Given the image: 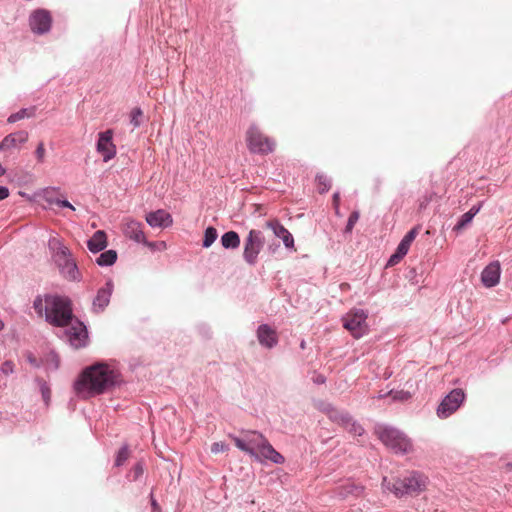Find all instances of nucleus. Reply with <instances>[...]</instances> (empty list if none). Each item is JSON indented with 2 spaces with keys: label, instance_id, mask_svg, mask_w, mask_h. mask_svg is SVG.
<instances>
[{
  "label": "nucleus",
  "instance_id": "de8ad7c7",
  "mask_svg": "<svg viewBox=\"0 0 512 512\" xmlns=\"http://www.w3.org/2000/svg\"><path fill=\"white\" fill-rule=\"evenodd\" d=\"M332 205L336 215H340V193L336 191L332 196Z\"/></svg>",
  "mask_w": 512,
  "mask_h": 512
},
{
  "label": "nucleus",
  "instance_id": "4be33fe9",
  "mask_svg": "<svg viewBox=\"0 0 512 512\" xmlns=\"http://www.w3.org/2000/svg\"><path fill=\"white\" fill-rule=\"evenodd\" d=\"M124 233L126 237L134 240L137 243H146V237L142 230V223L136 220L127 222Z\"/></svg>",
  "mask_w": 512,
  "mask_h": 512
},
{
  "label": "nucleus",
  "instance_id": "79ce46f5",
  "mask_svg": "<svg viewBox=\"0 0 512 512\" xmlns=\"http://www.w3.org/2000/svg\"><path fill=\"white\" fill-rule=\"evenodd\" d=\"M317 407L321 412L325 413L327 416H329L331 412H333V409L335 408V406L328 401H320Z\"/></svg>",
  "mask_w": 512,
  "mask_h": 512
},
{
  "label": "nucleus",
  "instance_id": "c85d7f7f",
  "mask_svg": "<svg viewBox=\"0 0 512 512\" xmlns=\"http://www.w3.org/2000/svg\"><path fill=\"white\" fill-rule=\"evenodd\" d=\"M35 382L37 383V385L39 387V390H40V393L42 395L45 405L48 406L50 403V399H51V389H50L48 383L40 377H37L35 379Z\"/></svg>",
  "mask_w": 512,
  "mask_h": 512
},
{
  "label": "nucleus",
  "instance_id": "a18cd8bd",
  "mask_svg": "<svg viewBox=\"0 0 512 512\" xmlns=\"http://www.w3.org/2000/svg\"><path fill=\"white\" fill-rule=\"evenodd\" d=\"M0 371L5 375H10L14 372V364L10 360H6L2 363Z\"/></svg>",
  "mask_w": 512,
  "mask_h": 512
},
{
  "label": "nucleus",
  "instance_id": "39448f33",
  "mask_svg": "<svg viewBox=\"0 0 512 512\" xmlns=\"http://www.w3.org/2000/svg\"><path fill=\"white\" fill-rule=\"evenodd\" d=\"M54 261L65 279L74 282H80L82 280L78 265L72 257L69 248L61 245L54 254Z\"/></svg>",
  "mask_w": 512,
  "mask_h": 512
},
{
  "label": "nucleus",
  "instance_id": "4c0bfd02",
  "mask_svg": "<svg viewBox=\"0 0 512 512\" xmlns=\"http://www.w3.org/2000/svg\"><path fill=\"white\" fill-rule=\"evenodd\" d=\"M33 110H27V109H23L15 114H12L9 118H8V123L10 124H13L15 123L17 120L19 119H23L25 117H29L31 116Z\"/></svg>",
  "mask_w": 512,
  "mask_h": 512
},
{
  "label": "nucleus",
  "instance_id": "7c9ffc66",
  "mask_svg": "<svg viewBox=\"0 0 512 512\" xmlns=\"http://www.w3.org/2000/svg\"><path fill=\"white\" fill-rule=\"evenodd\" d=\"M364 487L355 483H347L342 486L341 494L344 496L353 495L360 496L363 493Z\"/></svg>",
  "mask_w": 512,
  "mask_h": 512
},
{
  "label": "nucleus",
  "instance_id": "5fc2aeb1",
  "mask_svg": "<svg viewBox=\"0 0 512 512\" xmlns=\"http://www.w3.org/2000/svg\"><path fill=\"white\" fill-rule=\"evenodd\" d=\"M151 507L152 510H157L158 512H161V508L157 502V500L151 495Z\"/></svg>",
  "mask_w": 512,
  "mask_h": 512
},
{
  "label": "nucleus",
  "instance_id": "dca6fc26",
  "mask_svg": "<svg viewBox=\"0 0 512 512\" xmlns=\"http://www.w3.org/2000/svg\"><path fill=\"white\" fill-rule=\"evenodd\" d=\"M257 339L261 346L272 349L278 344L276 331L268 324H261L257 328Z\"/></svg>",
  "mask_w": 512,
  "mask_h": 512
},
{
  "label": "nucleus",
  "instance_id": "2eb2a0df",
  "mask_svg": "<svg viewBox=\"0 0 512 512\" xmlns=\"http://www.w3.org/2000/svg\"><path fill=\"white\" fill-rule=\"evenodd\" d=\"M146 222L152 228H168L172 226L173 218L164 209H158L147 213Z\"/></svg>",
  "mask_w": 512,
  "mask_h": 512
},
{
  "label": "nucleus",
  "instance_id": "20e7f679",
  "mask_svg": "<svg viewBox=\"0 0 512 512\" xmlns=\"http://www.w3.org/2000/svg\"><path fill=\"white\" fill-rule=\"evenodd\" d=\"M427 477L419 471L407 472L402 478L389 482L387 488L396 496L418 494L426 488Z\"/></svg>",
  "mask_w": 512,
  "mask_h": 512
},
{
  "label": "nucleus",
  "instance_id": "f704fd0d",
  "mask_svg": "<svg viewBox=\"0 0 512 512\" xmlns=\"http://www.w3.org/2000/svg\"><path fill=\"white\" fill-rule=\"evenodd\" d=\"M143 473H144L143 463L142 462H137L131 468L130 473H129L128 476L131 477V479L133 481H136V480H138L143 475Z\"/></svg>",
  "mask_w": 512,
  "mask_h": 512
},
{
  "label": "nucleus",
  "instance_id": "1a4fd4ad",
  "mask_svg": "<svg viewBox=\"0 0 512 512\" xmlns=\"http://www.w3.org/2000/svg\"><path fill=\"white\" fill-rule=\"evenodd\" d=\"M367 317L368 315L363 309L356 310L353 313L347 314L343 320V327L347 329L354 338L359 339L368 331L366 323Z\"/></svg>",
  "mask_w": 512,
  "mask_h": 512
},
{
  "label": "nucleus",
  "instance_id": "5701e85b",
  "mask_svg": "<svg viewBox=\"0 0 512 512\" xmlns=\"http://www.w3.org/2000/svg\"><path fill=\"white\" fill-rule=\"evenodd\" d=\"M87 247L89 251L94 254L103 251L107 247V236L105 231L97 230L93 236L88 239Z\"/></svg>",
  "mask_w": 512,
  "mask_h": 512
},
{
  "label": "nucleus",
  "instance_id": "603ef678",
  "mask_svg": "<svg viewBox=\"0 0 512 512\" xmlns=\"http://www.w3.org/2000/svg\"><path fill=\"white\" fill-rule=\"evenodd\" d=\"M9 195V188L7 186L0 185V201L8 198Z\"/></svg>",
  "mask_w": 512,
  "mask_h": 512
},
{
  "label": "nucleus",
  "instance_id": "e433bc0d",
  "mask_svg": "<svg viewBox=\"0 0 512 512\" xmlns=\"http://www.w3.org/2000/svg\"><path fill=\"white\" fill-rule=\"evenodd\" d=\"M345 429L355 436H362L364 433V428L354 419L351 420L350 424Z\"/></svg>",
  "mask_w": 512,
  "mask_h": 512
},
{
  "label": "nucleus",
  "instance_id": "37998d69",
  "mask_svg": "<svg viewBox=\"0 0 512 512\" xmlns=\"http://www.w3.org/2000/svg\"><path fill=\"white\" fill-rule=\"evenodd\" d=\"M230 438L232 439V441L234 442L235 446L246 453V450H247V447H246V444H245V441H244V436H235V435H230Z\"/></svg>",
  "mask_w": 512,
  "mask_h": 512
},
{
  "label": "nucleus",
  "instance_id": "864d4df0",
  "mask_svg": "<svg viewBox=\"0 0 512 512\" xmlns=\"http://www.w3.org/2000/svg\"><path fill=\"white\" fill-rule=\"evenodd\" d=\"M313 382L317 385H322L326 383V377L323 374H317L313 378Z\"/></svg>",
  "mask_w": 512,
  "mask_h": 512
},
{
  "label": "nucleus",
  "instance_id": "72a5a7b5",
  "mask_svg": "<svg viewBox=\"0 0 512 512\" xmlns=\"http://www.w3.org/2000/svg\"><path fill=\"white\" fill-rule=\"evenodd\" d=\"M46 201L51 205H57L60 208H68L75 210L74 206L67 199L53 198L49 195L45 196Z\"/></svg>",
  "mask_w": 512,
  "mask_h": 512
},
{
  "label": "nucleus",
  "instance_id": "ddd939ff",
  "mask_svg": "<svg viewBox=\"0 0 512 512\" xmlns=\"http://www.w3.org/2000/svg\"><path fill=\"white\" fill-rule=\"evenodd\" d=\"M51 15L48 11L37 10L30 16V27L34 33L43 34L51 27Z\"/></svg>",
  "mask_w": 512,
  "mask_h": 512
},
{
  "label": "nucleus",
  "instance_id": "4468645a",
  "mask_svg": "<svg viewBox=\"0 0 512 512\" xmlns=\"http://www.w3.org/2000/svg\"><path fill=\"white\" fill-rule=\"evenodd\" d=\"M243 436L247 447L246 453L249 454L254 460H260L258 449L264 443L266 438L260 432L253 430L243 432Z\"/></svg>",
  "mask_w": 512,
  "mask_h": 512
},
{
  "label": "nucleus",
  "instance_id": "6e6d98bb",
  "mask_svg": "<svg viewBox=\"0 0 512 512\" xmlns=\"http://www.w3.org/2000/svg\"><path fill=\"white\" fill-rule=\"evenodd\" d=\"M374 184H375L376 190H379L381 187V184H382V180L379 177H377L374 179Z\"/></svg>",
  "mask_w": 512,
  "mask_h": 512
},
{
  "label": "nucleus",
  "instance_id": "f3484780",
  "mask_svg": "<svg viewBox=\"0 0 512 512\" xmlns=\"http://www.w3.org/2000/svg\"><path fill=\"white\" fill-rule=\"evenodd\" d=\"M266 226L271 229L274 235L280 238L287 249L294 248V238L292 234L281 224L278 219H272L266 222Z\"/></svg>",
  "mask_w": 512,
  "mask_h": 512
},
{
  "label": "nucleus",
  "instance_id": "cd10ccee",
  "mask_svg": "<svg viewBox=\"0 0 512 512\" xmlns=\"http://www.w3.org/2000/svg\"><path fill=\"white\" fill-rule=\"evenodd\" d=\"M217 237H218L217 229L213 226H208L204 231L202 247L209 248L216 241Z\"/></svg>",
  "mask_w": 512,
  "mask_h": 512
},
{
  "label": "nucleus",
  "instance_id": "bf43d9fd",
  "mask_svg": "<svg viewBox=\"0 0 512 512\" xmlns=\"http://www.w3.org/2000/svg\"><path fill=\"white\" fill-rule=\"evenodd\" d=\"M4 323L0 320V331L3 329Z\"/></svg>",
  "mask_w": 512,
  "mask_h": 512
},
{
  "label": "nucleus",
  "instance_id": "423d86ee",
  "mask_svg": "<svg viewBox=\"0 0 512 512\" xmlns=\"http://www.w3.org/2000/svg\"><path fill=\"white\" fill-rule=\"evenodd\" d=\"M265 238L263 232L252 229L249 231L243 249V259L249 266H255L258 261V255L264 247Z\"/></svg>",
  "mask_w": 512,
  "mask_h": 512
},
{
  "label": "nucleus",
  "instance_id": "c756f323",
  "mask_svg": "<svg viewBox=\"0 0 512 512\" xmlns=\"http://www.w3.org/2000/svg\"><path fill=\"white\" fill-rule=\"evenodd\" d=\"M146 116L144 115L143 111L136 107L133 108L130 112V124L134 127H138L141 125H144L146 123Z\"/></svg>",
  "mask_w": 512,
  "mask_h": 512
},
{
  "label": "nucleus",
  "instance_id": "393cba45",
  "mask_svg": "<svg viewBox=\"0 0 512 512\" xmlns=\"http://www.w3.org/2000/svg\"><path fill=\"white\" fill-rule=\"evenodd\" d=\"M117 252L113 249L104 250L95 260L100 267L112 266L117 261Z\"/></svg>",
  "mask_w": 512,
  "mask_h": 512
},
{
  "label": "nucleus",
  "instance_id": "4d7b16f0",
  "mask_svg": "<svg viewBox=\"0 0 512 512\" xmlns=\"http://www.w3.org/2000/svg\"><path fill=\"white\" fill-rule=\"evenodd\" d=\"M5 173H6V169L0 163V177L3 176Z\"/></svg>",
  "mask_w": 512,
  "mask_h": 512
},
{
  "label": "nucleus",
  "instance_id": "2f4dec72",
  "mask_svg": "<svg viewBox=\"0 0 512 512\" xmlns=\"http://www.w3.org/2000/svg\"><path fill=\"white\" fill-rule=\"evenodd\" d=\"M33 308L35 310V312L38 314V316H41V317H46V313H48V311L46 310V303H45V300H44V296L42 295H37L33 301Z\"/></svg>",
  "mask_w": 512,
  "mask_h": 512
},
{
  "label": "nucleus",
  "instance_id": "ea45409f",
  "mask_svg": "<svg viewBox=\"0 0 512 512\" xmlns=\"http://www.w3.org/2000/svg\"><path fill=\"white\" fill-rule=\"evenodd\" d=\"M390 394L394 401L404 402L411 398L410 392L404 390H399L395 392L391 391Z\"/></svg>",
  "mask_w": 512,
  "mask_h": 512
},
{
  "label": "nucleus",
  "instance_id": "13d9d810",
  "mask_svg": "<svg viewBox=\"0 0 512 512\" xmlns=\"http://www.w3.org/2000/svg\"><path fill=\"white\" fill-rule=\"evenodd\" d=\"M300 347H301L302 349H304V348H305V341H304V340H302V341H301V343H300Z\"/></svg>",
  "mask_w": 512,
  "mask_h": 512
},
{
  "label": "nucleus",
  "instance_id": "7ed1b4c3",
  "mask_svg": "<svg viewBox=\"0 0 512 512\" xmlns=\"http://www.w3.org/2000/svg\"><path fill=\"white\" fill-rule=\"evenodd\" d=\"M375 433L380 441L396 454L405 455L412 450L411 440L399 429L388 425H377Z\"/></svg>",
  "mask_w": 512,
  "mask_h": 512
},
{
  "label": "nucleus",
  "instance_id": "9b49d317",
  "mask_svg": "<svg viewBox=\"0 0 512 512\" xmlns=\"http://www.w3.org/2000/svg\"><path fill=\"white\" fill-rule=\"evenodd\" d=\"M96 151L104 162H108L116 155V146L113 143V130H103L98 134Z\"/></svg>",
  "mask_w": 512,
  "mask_h": 512
},
{
  "label": "nucleus",
  "instance_id": "c9c22d12",
  "mask_svg": "<svg viewBox=\"0 0 512 512\" xmlns=\"http://www.w3.org/2000/svg\"><path fill=\"white\" fill-rule=\"evenodd\" d=\"M47 365L49 368L53 370H57L59 368L60 359L58 354L55 351H50L47 355Z\"/></svg>",
  "mask_w": 512,
  "mask_h": 512
},
{
  "label": "nucleus",
  "instance_id": "aec40b11",
  "mask_svg": "<svg viewBox=\"0 0 512 512\" xmlns=\"http://www.w3.org/2000/svg\"><path fill=\"white\" fill-rule=\"evenodd\" d=\"M28 139V133L26 130H17L9 135H7L0 142V151L9 150L11 148H16L20 144L24 143Z\"/></svg>",
  "mask_w": 512,
  "mask_h": 512
},
{
  "label": "nucleus",
  "instance_id": "f257e3e1",
  "mask_svg": "<svg viewBox=\"0 0 512 512\" xmlns=\"http://www.w3.org/2000/svg\"><path fill=\"white\" fill-rule=\"evenodd\" d=\"M121 383L122 374L115 361H98L81 371L73 388L79 397L88 399L108 393Z\"/></svg>",
  "mask_w": 512,
  "mask_h": 512
},
{
  "label": "nucleus",
  "instance_id": "473e14b6",
  "mask_svg": "<svg viewBox=\"0 0 512 512\" xmlns=\"http://www.w3.org/2000/svg\"><path fill=\"white\" fill-rule=\"evenodd\" d=\"M128 456H129V447L127 444H124L117 451L116 458H115V466L116 467L122 466L128 459Z\"/></svg>",
  "mask_w": 512,
  "mask_h": 512
},
{
  "label": "nucleus",
  "instance_id": "b1692460",
  "mask_svg": "<svg viewBox=\"0 0 512 512\" xmlns=\"http://www.w3.org/2000/svg\"><path fill=\"white\" fill-rule=\"evenodd\" d=\"M221 245L225 249H236L240 246V236L236 231H227L221 236Z\"/></svg>",
  "mask_w": 512,
  "mask_h": 512
},
{
  "label": "nucleus",
  "instance_id": "052dcab7",
  "mask_svg": "<svg viewBox=\"0 0 512 512\" xmlns=\"http://www.w3.org/2000/svg\"><path fill=\"white\" fill-rule=\"evenodd\" d=\"M508 466H509V467H512V463H508Z\"/></svg>",
  "mask_w": 512,
  "mask_h": 512
},
{
  "label": "nucleus",
  "instance_id": "bb28decb",
  "mask_svg": "<svg viewBox=\"0 0 512 512\" xmlns=\"http://www.w3.org/2000/svg\"><path fill=\"white\" fill-rule=\"evenodd\" d=\"M316 183L318 185V192L320 194L327 193L332 185V180L324 173H317L315 177Z\"/></svg>",
  "mask_w": 512,
  "mask_h": 512
},
{
  "label": "nucleus",
  "instance_id": "8fccbe9b",
  "mask_svg": "<svg viewBox=\"0 0 512 512\" xmlns=\"http://www.w3.org/2000/svg\"><path fill=\"white\" fill-rule=\"evenodd\" d=\"M345 412V410H339L337 409L336 407L333 409V412H331V414L328 416V418L336 423V421L338 420V418L341 417V414H343Z\"/></svg>",
  "mask_w": 512,
  "mask_h": 512
},
{
  "label": "nucleus",
  "instance_id": "9d476101",
  "mask_svg": "<svg viewBox=\"0 0 512 512\" xmlns=\"http://www.w3.org/2000/svg\"><path fill=\"white\" fill-rule=\"evenodd\" d=\"M69 344L74 348H83L88 343L87 326L78 318H74L72 323L66 327L64 331Z\"/></svg>",
  "mask_w": 512,
  "mask_h": 512
},
{
  "label": "nucleus",
  "instance_id": "f8f14e48",
  "mask_svg": "<svg viewBox=\"0 0 512 512\" xmlns=\"http://www.w3.org/2000/svg\"><path fill=\"white\" fill-rule=\"evenodd\" d=\"M114 291V283L111 279L107 280L105 284L100 287L92 301L91 310L95 314H101L108 307L112 294Z\"/></svg>",
  "mask_w": 512,
  "mask_h": 512
},
{
  "label": "nucleus",
  "instance_id": "6e6552de",
  "mask_svg": "<svg viewBox=\"0 0 512 512\" xmlns=\"http://www.w3.org/2000/svg\"><path fill=\"white\" fill-rule=\"evenodd\" d=\"M247 148L252 154L267 155L275 149V141L260 132V130H247Z\"/></svg>",
  "mask_w": 512,
  "mask_h": 512
},
{
  "label": "nucleus",
  "instance_id": "a211bd4d",
  "mask_svg": "<svg viewBox=\"0 0 512 512\" xmlns=\"http://www.w3.org/2000/svg\"><path fill=\"white\" fill-rule=\"evenodd\" d=\"M501 269L498 262H491L481 272L482 284L491 288L496 286L500 280Z\"/></svg>",
  "mask_w": 512,
  "mask_h": 512
},
{
  "label": "nucleus",
  "instance_id": "49530a36",
  "mask_svg": "<svg viewBox=\"0 0 512 512\" xmlns=\"http://www.w3.org/2000/svg\"><path fill=\"white\" fill-rule=\"evenodd\" d=\"M35 156L39 163L44 162L45 148H44L43 142H39V144L37 145L36 150H35Z\"/></svg>",
  "mask_w": 512,
  "mask_h": 512
},
{
  "label": "nucleus",
  "instance_id": "c03bdc74",
  "mask_svg": "<svg viewBox=\"0 0 512 512\" xmlns=\"http://www.w3.org/2000/svg\"><path fill=\"white\" fill-rule=\"evenodd\" d=\"M352 419L353 417L351 416V414L345 411L343 414H341V417L338 418L336 424L342 426L343 428H346L350 424Z\"/></svg>",
  "mask_w": 512,
  "mask_h": 512
},
{
  "label": "nucleus",
  "instance_id": "3c124183",
  "mask_svg": "<svg viewBox=\"0 0 512 512\" xmlns=\"http://www.w3.org/2000/svg\"><path fill=\"white\" fill-rule=\"evenodd\" d=\"M227 449V446L226 444L222 443V442H215L213 443L212 447H211V450L212 452L214 453H218V452H223Z\"/></svg>",
  "mask_w": 512,
  "mask_h": 512
},
{
  "label": "nucleus",
  "instance_id": "412c9836",
  "mask_svg": "<svg viewBox=\"0 0 512 512\" xmlns=\"http://www.w3.org/2000/svg\"><path fill=\"white\" fill-rule=\"evenodd\" d=\"M483 206V201L473 205L467 212L460 216L453 230L455 232H461L466 228L473 220V218L479 213Z\"/></svg>",
  "mask_w": 512,
  "mask_h": 512
},
{
  "label": "nucleus",
  "instance_id": "6ab92c4d",
  "mask_svg": "<svg viewBox=\"0 0 512 512\" xmlns=\"http://www.w3.org/2000/svg\"><path fill=\"white\" fill-rule=\"evenodd\" d=\"M258 454L260 455V460L256 461L260 463H263L265 460H269L274 464H283L285 462L284 456L276 451L267 439L264 440V443L258 449Z\"/></svg>",
  "mask_w": 512,
  "mask_h": 512
},
{
  "label": "nucleus",
  "instance_id": "58836bf2",
  "mask_svg": "<svg viewBox=\"0 0 512 512\" xmlns=\"http://www.w3.org/2000/svg\"><path fill=\"white\" fill-rule=\"evenodd\" d=\"M359 211H353L349 217H348V220H347V223H346V226H345V232H351L352 229L354 228L356 222L358 221L359 219Z\"/></svg>",
  "mask_w": 512,
  "mask_h": 512
},
{
  "label": "nucleus",
  "instance_id": "09e8293b",
  "mask_svg": "<svg viewBox=\"0 0 512 512\" xmlns=\"http://www.w3.org/2000/svg\"><path fill=\"white\" fill-rule=\"evenodd\" d=\"M26 360L30 365H32L35 368H40L41 363L37 360V358L31 353L28 352L26 355Z\"/></svg>",
  "mask_w": 512,
  "mask_h": 512
},
{
  "label": "nucleus",
  "instance_id": "f03ea898",
  "mask_svg": "<svg viewBox=\"0 0 512 512\" xmlns=\"http://www.w3.org/2000/svg\"><path fill=\"white\" fill-rule=\"evenodd\" d=\"M45 321L54 327H67L75 318L72 300L66 295L47 293Z\"/></svg>",
  "mask_w": 512,
  "mask_h": 512
},
{
  "label": "nucleus",
  "instance_id": "a878e982",
  "mask_svg": "<svg viewBox=\"0 0 512 512\" xmlns=\"http://www.w3.org/2000/svg\"><path fill=\"white\" fill-rule=\"evenodd\" d=\"M418 234V229L416 227L409 230L405 236L401 239L400 243L397 246V249L407 254L410 248L411 243L414 241Z\"/></svg>",
  "mask_w": 512,
  "mask_h": 512
},
{
  "label": "nucleus",
  "instance_id": "0eeeda50",
  "mask_svg": "<svg viewBox=\"0 0 512 512\" xmlns=\"http://www.w3.org/2000/svg\"><path fill=\"white\" fill-rule=\"evenodd\" d=\"M466 394L461 388L452 389L442 399L436 409V414L440 419H446L454 414L464 403Z\"/></svg>",
  "mask_w": 512,
  "mask_h": 512
},
{
  "label": "nucleus",
  "instance_id": "a19ab883",
  "mask_svg": "<svg viewBox=\"0 0 512 512\" xmlns=\"http://www.w3.org/2000/svg\"><path fill=\"white\" fill-rule=\"evenodd\" d=\"M405 255L406 254L396 248L395 252L388 259L387 266L396 265Z\"/></svg>",
  "mask_w": 512,
  "mask_h": 512
}]
</instances>
